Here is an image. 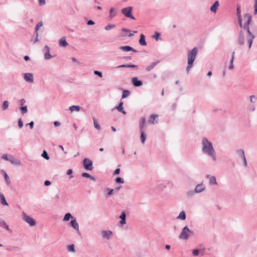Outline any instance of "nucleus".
Here are the masks:
<instances>
[{"label": "nucleus", "mask_w": 257, "mask_h": 257, "mask_svg": "<svg viewBox=\"0 0 257 257\" xmlns=\"http://www.w3.org/2000/svg\"><path fill=\"white\" fill-rule=\"evenodd\" d=\"M237 19H238V24H239L240 27L243 29V25L242 23V20L241 17L237 18Z\"/></svg>", "instance_id": "09e8293b"}, {"label": "nucleus", "mask_w": 257, "mask_h": 257, "mask_svg": "<svg viewBox=\"0 0 257 257\" xmlns=\"http://www.w3.org/2000/svg\"><path fill=\"white\" fill-rule=\"evenodd\" d=\"M205 189V186L202 184L197 185L195 189V191L196 193H200L203 191Z\"/></svg>", "instance_id": "412c9836"}, {"label": "nucleus", "mask_w": 257, "mask_h": 257, "mask_svg": "<svg viewBox=\"0 0 257 257\" xmlns=\"http://www.w3.org/2000/svg\"><path fill=\"white\" fill-rule=\"evenodd\" d=\"M23 219L30 226H34L36 224V221L31 216L27 215L24 212H23Z\"/></svg>", "instance_id": "6e6552de"}, {"label": "nucleus", "mask_w": 257, "mask_h": 257, "mask_svg": "<svg viewBox=\"0 0 257 257\" xmlns=\"http://www.w3.org/2000/svg\"><path fill=\"white\" fill-rule=\"evenodd\" d=\"M87 24L88 25H92L94 24V22L93 21L90 20L88 21Z\"/></svg>", "instance_id": "e2e57ef3"}, {"label": "nucleus", "mask_w": 257, "mask_h": 257, "mask_svg": "<svg viewBox=\"0 0 257 257\" xmlns=\"http://www.w3.org/2000/svg\"><path fill=\"white\" fill-rule=\"evenodd\" d=\"M43 50H44V51H46V52L45 53V55H44V57H45V59H46V60L49 59L53 57V56H51L50 54V52H49L50 48L47 45H46L44 47Z\"/></svg>", "instance_id": "9b49d317"}, {"label": "nucleus", "mask_w": 257, "mask_h": 257, "mask_svg": "<svg viewBox=\"0 0 257 257\" xmlns=\"http://www.w3.org/2000/svg\"><path fill=\"white\" fill-rule=\"evenodd\" d=\"M158 116V115L155 114H151L150 116L149 119L148 120V122L150 123L155 124L158 123V121H155V119Z\"/></svg>", "instance_id": "5701e85b"}, {"label": "nucleus", "mask_w": 257, "mask_h": 257, "mask_svg": "<svg viewBox=\"0 0 257 257\" xmlns=\"http://www.w3.org/2000/svg\"><path fill=\"white\" fill-rule=\"evenodd\" d=\"M114 9L111 8L110 10V19L113 18L116 15V12H113Z\"/></svg>", "instance_id": "37998d69"}, {"label": "nucleus", "mask_w": 257, "mask_h": 257, "mask_svg": "<svg viewBox=\"0 0 257 257\" xmlns=\"http://www.w3.org/2000/svg\"><path fill=\"white\" fill-rule=\"evenodd\" d=\"M70 224L73 228L76 230L79 231V224L76 220V218L74 217L70 222Z\"/></svg>", "instance_id": "ddd939ff"}, {"label": "nucleus", "mask_w": 257, "mask_h": 257, "mask_svg": "<svg viewBox=\"0 0 257 257\" xmlns=\"http://www.w3.org/2000/svg\"><path fill=\"white\" fill-rule=\"evenodd\" d=\"M132 83L133 85L136 87H139L143 85L142 81L138 80L137 77L133 78L132 79Z\"/></svg>", "instance_id": "f8f14e48"}, {"label": "nucleus", "mask_w": 257, "mask_h": 257, "mask_svg": "<svg viewBox=\"0 0 257 257\" xmlns=\"http://www.w3.org/2000/svg\"><path fill=\"white\" fill-rule=\"evenodd\" d=\"M198 53V49L194 47L191 50H189L187 53L188 66L186 67V71L189 73L191 68L193 66V62L194 61Z\"/></svg>", "instance_id": "7ed1b4c3"}, {"label": "nucleus", "mask_w": 257, "mask_h": 257, "mask_svg": "<svg viewBox=\"0 0 257 257\" xmlns=\"http://www.w3.org/2000/svg\"><path fill=\"white\" fill-rule=\"evenodd\" d=\"M234 54H235V52L233 51L232 53L231 58L230 61V65L228 67V68L229 69H232L234 67L233 65V60H234Z\"/></svg>", "instance_id": "c85d7f7f"}, {"label": "nucleus", "mask_w": 257, "mask_h": 257, "mask_svg": "<svg viewBox=\"0 0 257 257\" xmlns=\"http://www.w3.org/2000/svg\"><path fill=\"white\" fill-rule=\"evenodd\" d=\"M0 200H1V203L2 205H8V204L5 199V197L4 194L1 192H0Z\"/></svg>", "instance_id": "a878e982"}, {"label": "nucleus", "mask_w": 257, "mask_h": 257, "mask_svg": "<svg viewBox=\"0 0 257 257\" xmlns=\"http://www.w3.org/2000/svg\"><path fill=\"white\" fill-rule=\"evenodd\" d=\"M115 182L118 183H123L124 180L123 179L120 177H117L115 180Z\"/></svg>", "instance_id": "a18cd8bd"}, {"label": "nucleus", "mask_w": 257, "mask_h": 257, "mask_svg": "<svg viewBox=\"0 0 257 257\" xmlns=\"http://www.w3.org/2000/svg\"><path fill=\"white\" fill-rule=\"evenodd\" d=\"M9 102L8 101H5L4 102H3V105H2V109L3 110H5L6 109H7L8 107H9Z\"/></svg>", "instance_id": "ea45409f"}, {"label": "nucleus", "mask_w": 257, "mask_h": 257, "mask_svg": "<svg viewBox=\"0 0 257 257\" xmlns=\"http://www.w3.org/2000/svg\"><path fill=\"white\" fill-rule=\"evenodd\" d=\"M237 43L239 45H243L244 44V36L242 30H240L239 32Z\"/></svg>", "instance_id": "1a4fd4ad"}, {"label": "nucleus", "mask_w": 257, "mask_h": 257, "mask_svg": "<svg viewBox=\"0 0 257 257\" xmlns=\"http://www.w3.org/2000/svg\"><path fill=\"white\" fill-rule=\"evenodd\" d=\"M82 176L83 177L90 178L92 180L95 181V178L91 176L90 174H89L87 173H83L82 174Z\"/></svg>", "instance_id": "473e14b6"}, {"label": "nucleus", "mask_w": 257, "mask_h": 257, "mask_svg": "<svg viewBox=\"0 0 257 257\" xmlns=\"http://www.w3.org/2000/svg\"><path fill=\"white\" fill-rule=\"evenodd\" d=\"M20 109L21 112L22 114H24L26 113L28 111L27 106H22L20 107Z\"/></svg>", "instance_id": "58836bf2"}, {"label": "nucleus", "mask_w": 257, "mask_h": 257, "mask_svg": "<svg viewBox=\"0 0 257 257\" xmlns=\"http://www.w3.org/2000/svg\"><path fill=\"white\" fill-rule=\"evenodd\" d=\"M94 73L95 75H96L100 77H102V73L101 72H100V71H97V70H94Z\"/></svg>", "instance_id": "3c124183"}, {"label": "nucleus", "mask_w": 257, "mask_h": 257, "mask_svg": "<svg viewBox=\"0 0 257 257\" xmlns=\"http://www.w3.org/2000/svg\"><path fill=\"white\" fill-rule=\"evenodd\" d=\"M116 68H135L136 69H138V67L137 65H135L134 64H123L121 65H119L116 67Z\"/></svg>", "instance_id": "dca6fc26"}, {"label": "nucleus", "mask_w": 257, "mask_h": 257, "mask_svg": "<svg viewBox=\"0 0 257 257\" xmlns=\"http://www.w3.org/2000/svg\"><path fill=\"white\" fill-rule=\"evenodd\" d=\"M141 133V142L144 144L146 141L147 136L144 131L140 132Z\"/></svg>", "instance_id": "2f4dec72"}, {"label": "nucleus", "mask_w": 257, "mask_h": 257, "mask_svg": "<svg viewBox=\"0 0 257 257\" xmlns=\"http://www.w3.org/2000/svg\"><path fill=\"white\" fill-rule=\"evenodd\" d=\"M60 124H61V123L59 121H54V125L55 126H59V125H60Z\"/></svg>", "instance_id": "0e129e2a"}, {"label": "nucleus", "mask_w": 257, "mask_h": 257, "mask_svg": "<svg viewBox=\"0 0 257 257\" xmlns=\"http://www.w3.org/2000/svg\"><path fill=\"white\" fill-rule=\"evenodd\" d=\"M218 1H216L213 5L210 7V11L212 12L216 13L218 7H219Z\"/></svg>", "instance_id": "b1692460"}, {"label": "nucleus", "mask_w": 257, "mask_h": 257, "mask_svg": "<svg viewBox=\"0 0 257 257\" xmlns=\"http://www.w3.org/2000/svg\"><path fill=\"white\" fill-rule=\"evenodd\" d=\"M67 250L69 251L74 252L75 251L74 245L73 244L69 245L67 246Z\"/></svg>", "instance_id": "a19ab883"}, {"label": "nucleus", "mask_w": 257, "mask_h": 257, "mask_svg": "<svg viewBox=\"0 0 257 257\" xmlns=\"http://www.w3.org/2000/svg\"><path fill=\"white\" fill-rule=\"evenodd\" d=\"M178 219H180L182 220H185L186 219V214L184 211H181L179 215L177 217Z\"/></svg>", "instance_id": "72a5a7b5"}, {"label": "nucleus", "mask_w": 257, "mask_h": 257, "mask_svg": "<svg viewBox=\"0 0 257 257\" xmlns=\"http://www.w3.org/2000/svg\"><path fill=\"white\" fill-rule=\"evenodd\" d=\"M209 183L210 184H217L216 182V178L215 176H211L210 178Z\"/></svg>", "instance_id": "e433bc0d"}, {"label": "nucleus", "mask_w": 257, "mask_h": 257, "mask_svg": "<svg viewBox=\"0 0 257 257\" xmlns=\"http://www.w3.org/2000/svg\"><path fill=\"white\" fill-rule=\"evenodd\" d=\"M44 184L46 186H49V185H50L51 184V182L49 181H48V180H46V181H45Z\"/></svg>", "instance_id": "774afa93"}, {"label": "nucleus", "mask_w": 257, "mask_h": 257, "mask_svg": "<svg viewBox=\"0 0 257 257\" xmlns=\"http://www.w3.org/2000/svg\"><path fill=\"white\" fill-rule=\"evenodd\" d=\"M120 173V169L119 168H117L113 172V175H118Z\"/></svg>", "instance_id": "4d7b16f0"}, {"label": "nucleus", "mask_w": 257, "mask_h": 257, "mask_svg": "<svg viewBox=\"0 0 257 257\" xmlns=\"http://www.w3.org/2000/svg\"><path fill=\"white\" fill-rule=\"evenodd\" d=\"M250 101L251 102L254 103L257 99L255 96L252 95L250 96Z\"/></svg>", "instance_id": "de8ad7c7"}, {"label": "nucleus", "mask_w": 257, "mask_h": 257, "mask_svg": "<svg viewBox=\"0 0 257 257\" xmlns=\"http://www.w3.org/2000/svg\"><path fill=\"white\" fill-rule=\"evenodd\" d=\"M244 20L245 21V23L243 25V30L246 31L247 33V42L248 44L249 49L250 48L253 40L255 38V36L252 34L249 29V24L252 21L251 16L248 14H245L243 16Z\"/></svg>", "instance_id": "f03ea898"}, {"label": "nucleus", "mask_w": 257, "mask_h": 257, "mask_svg": "<svg viewBox=\"0 0 257 257\" xmlns=\"http://www.w3.org/2000/svg\"><path fill=\"white\" fill-rule=\"evenodd\" d=\"M93 120L94 127L98 130H100V126L99 125V124L97 123V120L95 118H93Z\"/></svg>", "instance_id": "4c0bfd02"}, {"label": "nucleus", "mask_w": 257, "mask_h": 257, "mask_svg": "<svg viewBox=\"0 0 257 257\" xmlns=\"http://www.w3.org/2000/svg\"><path fill=\"white\" fill-rule=\"evenodd\" d=\"M132 8L128 7L121 10V13L127 18L135 20V18L132 15Z\"/></svg>", "instance_id": "423d86ee"}, {"label": "nucleus", "mask_w": 257, "mask_h": 257, "mask_svg": "<svg viewBox=\"0 0 257 257\" xmlns=\"http://www.w3.org/2000/svg\"><path fill=\"white\" fill-rule=\"evenodd\" d=\"M2 159L5 160H7L11 162V163L15 165H20L21 162L18 159H16L14 156L11 155H8L6 154H3L2 156Z\"/></svg>", "instance_id": "20e7f679"}, {"label": "nucleus", "mask_w": 257, "mask_h": 257, "mask_svg": "<svg viewBox=\"0 0 257 257\" xmlns=\"http://www.w3.org/2000/svg\"><path fill=\"white\" fill-rule=\"evenodd\" d=\"M45 0H39V4L40 6H43L45 4Z\"/></svg>", "instance_id": "13d9d810"}, {"label": "nucleus", "mask_w": 257, "mask_h": 257, "mask_svg": "<svg viewBox=\"0 0 257 257\" xmlns=\"http://www.w3.org/2000/svg\"><path fill=\"white\" fill-rule=\"evenodd\" d=\"M74 217L73 216L71 213H67L64 215V217L63 219V221H68L70 218L72 219H73Z\"/></svg>", "instance_id": "bb28decb"}, {"label": "nucleus", "mask_w": 257, "mask_h": 257, "mask_svg": "<svg viewBox=\"0 0 257 257\" xmlns=\"http://www.w3.org/2000/svg\"><path fill=\"white\" fill-rule=\"evenodd\" d=\"M202 152L203 154L211 158L213 161H216L215 151L212 143L206 138H203L202 141Z\"/></svg>", "instance_id": "f257e3e1"}, {"label": "nucleus", "mask_w": 257, "mask_h": 257, "mask_svg": "<svg viewBox=\"0 0 257 257\" xmlns=\"http://www.w3.org/2000/svg\"><path fill=\"white\" fill-rule=\"evenodd\" d=\"M249 109L251 111H253L255 110V107L253 105H251V106H249Z\"/></svg>", "instance_id": "338daca9"}, {"label": "nucleus", "mask_w": 257, "mask_h": 257, "mask_svg": "<svg viewBox=\"0 0 257 257\" xmlns=\"http://www.w3.org/2000/svg\"><path fill=\"white\" fill-rule=\"evenodd\" d=\"M69 109L71 111H73L74 110L78 111L80 110V107L78 105H72L70 107Z\"/></svg>", "instance_id": "c9c22d12"}, {"label": "nucleus", "mask_w": 257, "mask_h": 257, "mask_svg": "<svg viewBox=\"0 0 257 257\" xmlns=\"http://www.w3.org/2000/svg\"><path fill=\"white\" fill-rule=\"evenodd\" d=\"M24 79L26 81L29 82H33V75L31 73H27L25 74Z\"/></svg>", "instance_id": "4468645a"}, {"label": "nucleus", "mask_w": 257, "mask_h": 257, "mask_svg": "<svg viewBox=\"0 0 257 257\" xmlns=\"http://www.w3.org/2000/svg\"><path fill=\"white\" fill-rule=\"evenodd\" d=\"M242 159L243 160V164H244V167H246L247 166V162H246L245 156H243V157H242Z\"/></svg>", "instance_id": "bf43d9fd"}, {"label": "nucleus", "mask_w": 257, "mask_h": 257, "mask_svg": "<svg viewBox=\"0 0 257 257\" xmlns=\"http://www.w3.org/2000/svg\"><path fill=\"white\" fill-rule=\"evenodd\" d=\"M160 62L159 61L157 62H154L152 63L150 65L148 66L146 68V70L147 72H149L151 70H152Z\"/></svg>", "instance_id": "a211bd4d"}, {"label": "nucleus", "mask_w": 257, "mask_h": 257, "mask_svg": "<svg viewBox=\"0 0 257 257\" xmlns=\"http://www.w3.org/2000/svg\"><path fill=\"white\" fill-rule=\"evenodd\" d=\"M122 105H123V102L122 101H120L119 102L118 105L116 106L115 107V109H116L119 112H121L122 114H126V112H125V111H124L123 110V108L122 107Z\"/></svg>", "instance_id": "aec40b11"}, {"label": "nucleus", "mask_w": 257, "mask_h": 257, "mask_svg": "<svg viewBox=\"0 0 257 257\" xmlns=\"http://www.w3.org/2000/svg\"><path fill=\"white\" fill-rule=\"evenodd\" d=\"M83 166L85 170L91 171L93 169V163L91 160L88 158H85L83 161Z\"/></svg>", "instance_id": "0eeeda50"}, {"label": "nucleus", "mask_w": 257, "mask_h": 257, "mask_svg": "<svg viewBox=\"0 0 257 257\" xmlns=\"http://www.w3.org/2000/svg\"><path fill=\"white\" fill-rule=\"evenodd\" d=\"M0 226L5 227L7 230H10L9 225L6 223L4 220H0Z\"/></svg>", "instance_id": "7c9ffc66"}, {"label": "nucleus", "mask_w": 257, "mask_h": 257, "mask_svg": "<svg viewBox=\"0 0 257 257\" xmlns=\"http://www.w3.org/2000/svg\"><path fill=\"white\" fill-rule=\"evenodd\" d=\"M20 102L21 105L22 106L26 102V100L25 99L23 98L20 100Z\"/></svg>", "instance_id": "69168bd1"}, {"label": "nucleus", "mask_w": 257, "mask_h": 257, "mask_svg": "<svg viewBox=\"0 0 257 257\" xmlns=\"http://www.w3.org/2000/svg\"><path fill=\"white\" fill-rule=\"evenodd\" d=\"M2 172L4 174V178H5L6 183L8 185H10L11 183V180L10 179L9 176L8 175V174L6 173V172L5 171L2 170Z\"/></svg>", "instance_id": "cd10ccee"}, {"label": "nucleus", "mask_w": 257, "mask_h": 257, "mask_svg": "<svg viewBox=\"0 0 257 257\" xmlns=\"http://www.w3.org/2000/svg\"><path fill=\"white\" fill-rule=\"evenodd\" d=\"M130 94V91L128 90H124L122 91L121 99L127 97Z\"/></svg>", "instance_id": "f704fd0d"}, {"label": "nucleus", "mask_w": 257, "mask_h": 257, "mask_svg": "<svg viewBox=\"0 0 257 257\" xmlns=\"http://www.w3.org/2000/svg\"><path fill=\"white\" fill-rule=\"evenodd\" d=\"M237 153L241 156V158L243 157V156H244V151L242 149L238 150L237 151Z\"/></svg>", "instance_id": "49530a36"}, {"label": "nucleus", "mask_w": 257, "mask_h": 257, "mask_svg": "<svg viewBox=\"0 0 257 257\" xmlns=\"http://www.w3.org/2000/svg\"><path fill=\"white\" fill-rule=\"evenodd\" d=\"M119 49L124 51H132L134 52H137V51L129 46H121Z\"/></svg>", "instance_id": "f3484780"}, {"label": "nucleus", "mask_w": 257, "mask_h": 257, "mask_svg": "<svg viewBox=\"0 0 257 257\" xmlns=\"http://www.w3.org/2000/svg\"><path fill=\"white\" fill-rule=\"evenodd\" d=\"M59 45L63 47H66L68 45V43L66 42L65 37L61 38L59 40Z\"/></svg>", "instance_id": "6ab92c4d"}, {"label": "nucleus", "mask_w": 257, "mask_h": 257, "mask_svg": "<svg viewBox=\"0 0 257 257\" xmlns=\"http://www.w3.org/2000/svg\"><path fill=\"white\" fill-rule=\"evenodd\" d=\"M18 126L20 128H22L23 126V123L21 118H20L18 120Z\"/></svg>", "instance_id": "603ef678"}, {"label": "nucleus", "mask_w": 257, "mask_h": 257, "mask_svg": "<svg viewBox=\"0 0 257 257\" xmlns=\"http://www.w3.org/2000/svg\"><path fill=\"white\" fill-rule=\"evenodd\" d=\"M236 12H237V18L241 17V10H240V7H237V10H236Z\"/></svg>", "instance_id": "8fccbe9b"}, {"label": "nucleus", "mask_w": 257, "mask_h": 257, "mask_svg": "<svg viewBox=\"0 0 257 257\" xmlns=\"http://www.w3.org/2000/svg\"><path fill=\"white\" fill-rule=\"evenodd\" d=\"M107 190H108V192L107 193V195H111L112 194L113 191H114V189H109V188H107Z\"/></svg>", "instance_id": "6e6d98bb"}, {"label": "nucleus", "mask_w": 257, "mask_h": 257, "mask_svg": "<svg viewBox=\"0 0 257 257\" xmlns=\"http://www.w3.org/2000/svg\"><path fill=\"white\" fill-rule=\"evenodd\" d=\"M130 32V30H129L125 29V28H122L121 29V33L119 35V37H125L127 35V33Z\"/></svg>", "instance_id": "c756f323"}, {"label": "nucleus", "mask_w": 257, "mask_h": 257, "mask_svg": "<svg viewBox=\"0 0 257 257\" xmlns=\"http://www.w3.org/2000/svg\"><path fill=\"white\" fill-rule=\"evenodd\" d=\"M146 121L145 117H142L139 121L140 132L144 131V128L146 127Z\"/></svg>", "instance_id": "9d476101"}, {"label": "nucleus", "mask_w": 257, "mask_h": 257, "mask_svg": "<svg viewBox=\"0 0 257 257\" xmlns=\"http://www.w3.org/2000/svg\"><path fill=\"white\" fill-rule=\"evenodd\" d=\"M191 233H192V231L190 230L187 226H186L183 228L179 237L180 239L186 240L189 238L190 234Z\"/></svg>", "instance_id": "39448f33"}, {"label": "nucleus", "mask_w": 257, "mask_h": 257, "mask_svg": "<svg viewBox=\"0 0 257 257\" xmlns=\"http://www.w3.org/2000/svg\"><path fill=\"white\" fill-rule=\"evenodd\" d=\"M73 173L72 169H68L66 172L67 175H70Z\"/></svg>", "instance_id": "680f3d73"}, {"label": "nucleus", "mask_w": 257, "mask_h": 257, "mask_svg": "<svg viewBox=\"0 0 257 257\" xmlns=\"http://www.w3.org/2000/svg\"><path fill=\"white\" fill-rule=\"evenodd\" d=\"M199 250L198 249H194L192 252V254L194 256H197L199 254Z\"/></svg>", "instance_id": "864d4df0"}, {"label": "nucleus", "mask_w": 257, "mask_h": 257, "mask_svg": "<svg viewBox=\"0 0 257 257\" xmlns=\"http://www.w3.org/2000/svg\"><path fill=\"white\" fill-rule=\"evenodd\" d=\"M102 236L104 238H106L107 239H109L110 235L112 234V232L110 230L107 231H102Z\"/></svg>", "instance_id": "2eb2a0df"}, {"label": "nucleus", "mask_w": 257, "mask_h": 257, "mask_svg": "<svg viewBox=\"0 0 257 257\" xmlns=\"http://www.w3.org/2000/svg\"><path fill=\"white\" fill-rule=\"evenodd\" d=\"M115 27V25L114 24H108L105 27V29L106 31H108L111 29L114 28Z\"/></svg>", "instance_id": "79ce46f5"}, {"label": "nucleus", "mask_w": 257, "mask_h": 257, "mask_svg": "<svg viewBox=\"0 0 257 257\" xmlns=\"http://www.w3.org/2000/svg\"><path fill=\"white\" fill-rule=\"evenodd\" d=\"M41 156L42 157H43L44 158H45V159H46L47 160L49 159V157L47 152L45 150L43 151Z\"/></svg>", "instance_id": "c03bdc74"}, {"label": "nucleus", "mask_w": 257, "mask_h": 257, "mask_svg": "<svg viewBox=\"0 0 257 257\" xmlns=\"http://www.w3.org/2000/svg\"><path fill=\"white\" fill-rule=\"evenodd\" d=\"M160 35V34L159 33L156 32L155 34L153 36V38L156 39V40L157 41Z\"/></svg>", "instance_id": "5fc2aeb1"}, {"label": "nucleus", "mask_w": 257, "mask_h": 257, "mask_svg": "<svg viewBox=\"0 0 257 257\" xmlns=\"http://www.w3.org/2000/svg\"><path fill=\"white\" fill-rule=\"evenodd\" d=\"M125 217L126 214L125 212H122L121 215L119 216V218L121 219V220L119 222L121 225H123L126 223Z\"/></svg>", "instance_id": "4be33fe9"}, {"label": "nucleus", "mask_w": 257, "mask_h": 257, "mask_svg": "<svg viewBox=\"0 0 257 257\" xmlns=\"http://www.w3.org/2000/svg\"><path fill=\"white\" fill-rule=\"evenodd\" d=\"M140 44L142 46H146L147 45V43L145 40V36L143 34H141L140 36V39L139 40Z\"/></svg>", "instance_id": "393cba45"}, {"label": "nucleus", "mask_w": 257, "mask_h": 257, "mask_svg": "<svg viewBox=\"0 0 257 257\" xmlns=\"http://www.w3.org/2000/svg\"><path fill=\"white\" fill-rule=\"evenodd\" d=\"M34 122L31 121L30 123H28L27 125H29L30 126V127L31 129H32L34 127Z\"/></svg>", "instance_id": "052dcab7"}]
</instances>
